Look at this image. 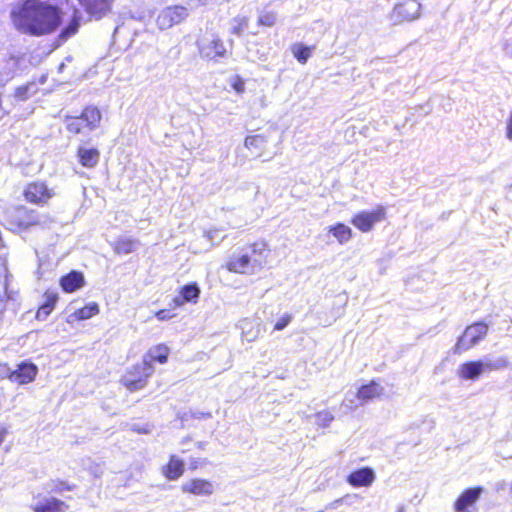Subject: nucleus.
Segmentation results:
<instances>
[{
	"mask_svg": "<svg viewBox=\"0 0 512 512\" xmlns=\"http://www.w3.org/2000/svg\"><path fill=\"white\" fill-rule=\"evenodd\" d=\"M13 27L21 34L43 37L55 33L62 24L63 11L44 0H21L10 12Z\"/></svg>",
	"mask_w": 512,
	"mask_h": 512,
	"instance_id": "1",
	"label": "nucleus"
},
{
	"mask_svg": "<svg viewBox=\"0 0 512 512\" xmlns=\"http://www.w3.org/2000/svg\"><path fill=\"white\" fill-rule=\"evenodd\" d=\"M171 350L165 343H158L150 347L142 360L127 368L120 379V383L130 392L144 389L149 378L154 374V363L164 365L168 362Z\"/></svg>",
	"mask_w": 512,
	"mask_h": 512,
	"instance_id": "2",
	"label": "nucleus"
},
{
	"mask_svg": "<svg viewBox=\"0 0 512 512\" xmlns=\"http://www.w3.org/2000/svg\"><path fill=\"white\" fill-rule=\"evenodd\" d=\"M267 252V244L263 241L247 243L227 258L224 268L234 274L253 275L266 266Z\"/></svg>",
	"mask_w": 512,
	"mask_h": 512,
	"instance_id": "3",
	"label": "nucleus"
},
{
	"mask_svg": "<svg viewBox=\"0 0 512 512\" xmlns=\"http://www.w3.org/2000/svg\"><path fill=\"white\" fill-rule=\"evenodd\" d=\"M102 121V113L95 105L85 106L79 114H66L63 123L72 135L87 134L96 130Z\"/></svg>",
	"mask_w": 512,
	"mask_h": 512,
	"instance_id": "4",
	"label": "nucleus"
},
{
	"mask_svg": "<svg viewBox=\"0 0 512 512\" xmlns=\"http://www.w3.org/2000/svg\"><path fill=\"white\" fill-rule=\"evenodd\" d=\"M510 366L509 358L505 355L495 359L472 360L462 363L457 375L462 380H477L484 372H492L506 369Z\"/></svg>",
	"mask_w": 512,
	"mask_h": 512,
	"instance_id": "5",
	"label": "nucleus"
},
{
	"mask_svg": "<svg viewBox=\"0 0 512 512\" xmlns=\"http://www.w3.org/2000/svg\"><path fill=\"white\" fill-rule=\"evenodd\" d=\"M56 195L54 188L44 180H33L28 182L22 191L24 200L37 207L47 206Z\"/></svg>",
	"mask_w": 512,
	"mask_h": 512,
	"instance_id": "6",
	"label": "nucleus"
},
{
	"mask_svg": "<svg viewBox=\"0 0 512 512\" xmlns=\"http://www.w3.org/2000/svg\"><path fill=\"white\" fill-rule=\"evenodd\" d=\"M488 325L484 321H477L468 325L462 335L457 339L454 347V354H462L484 340L488 334Z\"/></svg>",
	"mask_w": 512,
	"mask_h": 512,
	"instance_id": "7",
	"label": "nucleus"
},
{
	"mask_svg": "<svg viewBox=\"0 0 512 512\" xmlns=\"http://www.w3.org/2000/svg\"><path fill=\"white\" fill-rule=\"evenodd\" d=\"M196 46L201 58L207 61H217L227 57L229 54V50L218 33H212L211 38H198Z\"/></svg>",
	"mask_w": 512,
	"mask_h": 512,
	"instance_id": "8",
	"label": "nucleus"
},
{
	"mask_svg": "<svg viewBox=\"0 0 512 512\" xmlns=\"http://www.w3.org/2000/svg\"><path fill=\"white\" fill-rule=\"evenodd\" d=\"M8 223L17 230H27L41 224L39 213L26 205L14 206L8 213Z\"/></svg>",
	"mask_w": 512,
	"mask_h": 512,
	"instance_id": "9",
	"label": "nucleus"
},
{
	"mask_svg": "<svg viewBox=\"0 0 512 512\" xmlns=\"http://www.w3.org/2000/svg\"><path fill=\"white\" fill-rule=\"evenodd\" d=\"M386 217L385 207L379 205L373 210H363L354 214L351 224L362 233L370 232L374 226Z\"/></svg>",
	"mask_w": 512,
	"mask_h": 512,
	"instance_id": "10",
	"label": "nucleus"
},
{
	"mask_svg": "<svg viewBox=\"0 0 512 512\" xmlns=\"http://www.w3.org/2000/svg\"><path fill=\"white\" fill-rule=\"evenodd\" d=\"M188 16V10L182 5H172L162 9L156 17V25L160 30H167L182 23Z\"/></svg>",
	"mask_w": 512,
	"mask_h": 512,
	"instance_id": "11",
	"label": "nucleus"
},
{
	"mask_svg": "<svg viewBox=\"0 0 512 512\" xmlns=\"http://www.w3.org/2000/svg\"><path fill=\"white\" fill-rule=\"evenodd\" d=\"M482 493L481 486L464 489L453 504L455 512H477V502Z\"/></svg>",
	"mask_w": 512,
	"mask_h": 512,
	"instance_id": "12",
	"label": "nucleus"
},
{
	"mask_svg": "<svg viewBox=\"0 0 512 512\" xmlns=\"http://www.w3.org/2000/svg\"><path fill=\"white\" fill-rule=\"evenodd\" d=\"M421 4L418 0H401L393 10L392 17L396 22L412 21L420 16Z\"/></svg>",
	"mask_w": 512,
	"mask_h": 512,
	"instance_id": "13",
	"label": "nucleus"
},
{
	"mask_svg": "<svg viewBox=\"0 0 512 512\" xmlns=\"http://www.w3.org/2000/svg\"><path fill=\"white\" fill-rule=\"evenodd\" d=\"M38 374V367L30 361H22L11 371L8 378L18 385H26L33 382Z\"/></svg>",
	"mask_w": 512,
	"mask_h": 512,
	"instance_id": "14",
	"label": "nucleus"
},
{
	"mask_svg": "<svg viewBox=\"0 0 512 512\" xmlns=\"http://www.w3.org/2000/svg\"><path fill=\"white\" fill-rule=\"evenodd\" d=\"M83 10L90 18L100 20L108 15L113 6L114 0H77Z\"/></svg>",
	"mask_w": 512,
	"mask_h": 512,
	"instance_id": "15",
	"label": "nucleus"
},
{
	"mask_svg": "<svg viewBox=\"0 0 512 512\" xmlns=\"http://www.w3.org/2000/svg\"><path fill=\"white\" fill-rule=\"evenodd\" d=\"M181 491L185 494L209 497L214 493L213 483L204 478H192L180 487Z\"/></svg>",
	"mask_w": 512,
	"mask_h": 512,
	"instance_id": "16",
	"label": "nucleus"
},
{
	"mask_svg": "<svg viewBox=\"0 0 512 512\" xmlns=\"http://www.w3.org/2000/svg\"><path fill=\"white\" fill-rule=\"evenodd\" d=\"M201 290L196 282L183 285L178 290V295L172 299L173 308H179L186 303L196 304L199 300Z\"/></svg>",
	"mask_w": 512,
	"mask_h": 512,
	"instance_id": "17",
	"label": "nucleus"
},
{
	"mask_svg": "<svg viewBox=\"0 0 512 512\" xmlns=\"http://www.w3.org/2000/svg\"><path fill=\"white\" fill-rule=\"evenodd\" d=\"M185 463L177 455L169 456L168 461L161 467L162 475L169 481H176L183 476Z\"/></svg>",
	"mask_w": 512,
	"mask_h": 512,
	"instance_id": "18",
	"label": "nucleus"
},
{
	"mask_svg": "<svg viewBox=\"0 0 512 512\" xmlns=\"http://www.w3.org/2000/svg\"><path fill=\"white\" fill-rule=\"evenodd\" d=\"M85 277L82 272L72 270L59 279L61 289L66 293H73L85 285Z\"/></svg>",
	"mask_w": 512,
	"mask_h": 512,
	"instance_id": "19",
	"label": "nucleus"
},
{
	"mask_svg": "<svg viewBox=\"0 0 512 512\" xmlns=\"http://www.w3.org/2000/svg\"><path fill=\"white\" fill-rule=\"evenodd\" d=\"M79 164L87 169L95 168L100 160V151L94 147L79 146L76 150Z\"/></svg>",
	"mask_w": 512,
	"mask_h": 512,
	"instance_id": "20",
	"label": "nucleus"
},
{
	"mask_svg": "<svg viewBox=\"0 0 512 512\" xmlns=\"http://www.w3.org/2000/svg\"><path fill=\"white\" fill-rule=\"evenodd\" d=\"M374 479V472L369 467L357 469L347 476V482L353 487L370 486L373 483Z\"/></svg>",
	"mask_w": 512,
	"mask_h": 512,
	"instance_id": "21",
	"label": "nucleus"
},
{
	"mask_svg": "<svg viewBox=\"0 0 512 512\" xmlns=\"http://www.w3.org/2000/svg\"><path fill=\"white\" fill-rule=\"evenodd\" d=\"M383 393V387L377 381L371 380L358 388L356 397L362 402H368L380 398Z\"/></svg>",
	"mask_w": 512,
	"mask_h": 512,
	"instance_id": "22",
	"label": "nucleus"
},
{
	"mask_svg": "<svg viewBox=\"0 0 512 512\" xmlns=\"http://www.w3.org/2000/svg\"><path fill=\"white\" fill-rule=\"evenodd\" d=\"M139 244V240L135 238L120 236L111 243V248L116 255H128L134 253Z\"/></svg>",
	"mask_w": 512,
	"mask_h": 512,
	"instance_id": "23",
	"label": "nucleus"
},
{
	"mask_svg": "<svg viewBox=\"0 0 512 512\" xmlns=\"http://www.w3.org/2000/svg\"><path fill=\"white\" fill-rule=\"evenodd\" d=\"M68 509L67 503L55 497L47 498L32 507L34 512H66Z\"/></svg>",
	"mask_w": 512,
	"mask_h": 512,
	"instance_id": "24",
	"label": "nucleus"
},
{
	"mask_svg": "<svg viewBox=\"0 0 512 512\" xmlns=\"http://www.w3.org/2000/svg\"><path fill=\"white\" fill-rule=\"evenodd\" d=\"M268 137L264 134L248 135L244 140L247 149L254 152L257 156H262L267 148Z\"/></svg>",
	"mask_w": 512,
	"mask_h": 512,
	"instance_id": "25",
	"label": "nucleus"
},
{
	"mask_svg": "<svg viewBox=\"0 0 512 512\" xmlns=\"http://www.w3.org/2000/svg\"><path fill=\"white\" fill-rule=\"evenodd\" d=\"M44 297V303L36 311L35 317L37 320H45L52 313L58 301L57 293L52 291H46Z\"/></svg>",
	"mask_w": 512,
	"mask_h": 512,
	"instance_id": "26",
	"label": "nucleus"
},
{
	"mask_svg": "<svg viewBox=\"0 0 512 512\" xmlns=\"http://www.w3.org/2000/svg\"><path fill=\"white\" fill-rule=\"evenodd\" d=\"M250 18L245 15H237L231 20L229 33L236 37H243L248 34Z\"/></svg>",
	"mask_w": 512,
	"mask_h": 512,
	"instance_id": "27",
	"label": "nucleus"
},
{
	"mask_svg": "<svg viewBox=\"0 0 512 512\" xmlns=\"http://www.w3.org/2000/svg\"><path fill=\"white\" fill-rule=\"evenodd\" d=\"M99 312L100 308L98 303L90 302L83 307L76 309L70 314V317L73 321H83L98 315Z\"/></svg>",
	"mask_w": 512,
	"mask_h": 512,
	"instance_id": "28",
	"label": "nucleus"
},
{
	"mask_svg": "<svg viewBox=\"0 0 512 512\" xmlns=\"http://www.w3.org/2000/svg\"><path fill=\"white\" fill-rule=\"evenodd\" d=\"M81 19L78 10H75L69 23L60 31L58 38L61 41H66L77 34L80 28Z\"/></svg>",
	"mask_w": 512,
	"mask_h": 512,
	"instance_id": "29",
	"label": "nucleus"
},
{
	"mask_svg": "<svg viewBox=\"0 0 512 512\" xmlns=\"http://www.w3.org/2000/svg\"><path fill=\"white\" fill-rule=\"evenodd\" d=\"M328 231L336 238L339 244L347 243L353 236L351 228L344 223L331 225L329 226Z\"/></svg>",
	"mask_w": 512,
	"mask_h": 512,
	"instance_id": "30",
	"label": "nucleus"
},
{
	"mask_svg": "<svg viewBox=\"0 0 512 512\" xmlns=\"http://www.w3.org/2000/svg\"><path fill=\"white\" fill-rule=\"evenodd\" d=\"M277 20L278 15L275 11L263 10L257 18V25L259 27L271 28L276 25Z\"/></svg>",
	"mask_w": 512,
	"mask_h": 512,
	"instance_id": "31",
	"label": "nucleus"
},
{
	"mask_svg": "<svg viewBox=\"0 0 512 512\" xmlns=\"http://www.w3.org/2000/svg\"><path fill=\"white\" fill-rule=\"evenodd\" d=\"M313 47L297 44L293 48V55L301 64H305L312 55Z\"/></svg>",
	"mask_w": 512,
	"mask_h": 512,
	"instance_id": "32",
	"label": "nucleus"
},
{
	"mask_svg": "<svg viewBox=\"0 0 512 512\" xmlns=\"http://www.w3.org/2000/svg\"><path fill=\"white\" fill-rule=\"evenodd\" d=\"M51 491L56 494H62L64 492H70L76 489L75 484H70L67 481L61 479H54L50 481Z\"/></svg>",
	"mask_w": 512,
	"mask_h": 512,
	"instance_id": "33",
	"label": "nucleus"
},
{
	"mask_svg": "<svg viewBox=\"0 0 512 512\" xmlns=\"http://www.w3.org/2000/svg\"><path fill=\"white\" fill-rule=\"evenodd\" d=\"M317 425L320 427H327L333 421L334 416L329 412H318L315 414Z\"/></svg>",
	"mask_w": 512,
	"mask_h": 512,
	"instance_id": "34",
	"label": "nucleus"
},
{
	"mask_svg": "<svg viewBox=\"0 0 512 512\" xmlns=\"http://www.w3.org/2000/svg\"><path fill=\"white\" fill-rule=\"evenodd\" d=\"M208 464V460L206 457H190L189 458V470L196 471L197 469Z\"/></svg>",
	"mask_w": 512,
	"mask_h": 512,
	"instance_id": "35",
	"label": "nucleus"
},
{
	"mask_svg": "<svg viewBox=\"0 0 512 512\" xmlns=\"http://www.w3.org/2000/svg\"><path fill=\"white\" fill-rule=\"evenodd\" d=\"M231 87L238 94H242L245 91V80L240 75H235L231 79Z\"/></svg>",
	"mask_w": 512,
	"mask_h": 512,
	"instance_id": "36",
	"label": "nucleus"
},
{
	"mask_svg": "<svg viewBox=\"0 0 512 512\" xmlns=\"http://www.w3.org/2000/svg\"><path fill=\"white\" fill-rule=\"evenodd\" d=\"M292 321V315L291 314H285L282 317H280L277 322L274 325L275 331H281L284 328H286L289 323Z\"/></svg>",
	"mask_w": 512,
	"mask_h": 512,
	"instance_id": "37",
	"label": "nucleus"
},
{
	"mask_svg": "<svg viewBox=\"0 0 512 512\" xmlns=\"http://www.w3.org/2000/svg\"><path fill=\"white\" fill-rule=\"evenodd\" d=\"M174 316H175V314H173L171 312V310H169V309H160L155 312V317L159 321H166V320L173 318Z\"/></svg>",
	"mask_w": 512,
	"mask_h": 512,
	"instance_id": "38",
	"label": "nucleus"
},
{
	"mask_svg": "<svg viewBox=\"0 0 512 512\" xmlns=\"http://www.w3.org/2000/svg\"><path fill=\"white\" fill-rule=\"evenodd\" d=\"M28 90H29L28 86H21V87L16 88L15 97L19 100L27 99Z\"/></svg>",
	"mask_w": 512,
	"mask_h": 512,
	"instance_id": "39",
	"label": "nucleus"
},
{
	"mask_svg": "<svg viewBox=\"0 0 512 512\" xmlns=\"http://www.w3.org/2000/svg\"><path fill=\"white\" fill-rule=\"evenodd\" d=\"M204 448H205V444L204 443L197 442V443L193 444L192 448H188V449L182 450V453L194 452V451H203Z\"/></svg>",
	"mask_w": 512,
	"mask_h": 512,
	"instance_id": "40",
	"label": "nucleus"
},
{
	"mask_svg": "<svg viewBox=\"0 0 512 512\" xmlns=\"http://www.w3.org/2000/svg\"><path fill=\"white\" fill-rule=\"evenodd\" d=\"M507 137L510 140L512 139V111H511V115L507 121Z\"/></svg>",
	"mask_w": 512,
	"mask_h": 512,
	"instance_id": "41",
	"label": "nucleus"
},
{
	"mask_svg": "<svg viewBox=\"0 0 512 512\" xmlns=\"http://www.w3.org/2000/svg\"><path fill=\"white\" fill-rule=\"evenodd\" d=\"M396 512H405L404 506H399Z\"/></svg>",
	"mask_w": 512,
	"mask_h": 512,
	"instance_id": "42",
	"label": "nucleus"
},
{
	"mask_svg": "<svg viewBox=\"0 0 512 512\" xmlns=\"http://www.w3.org/2000/svg\"><path fill=\"white\" fill-rule=\"evenodd\" d=\"M198 1L201 2V3H205L206 0H198Z\"/></svg>",
	"mask_w": 512,
	"mask_h": 512,
	"instance_id": "43",
	"label": "nucleus"
}]
</instances>
